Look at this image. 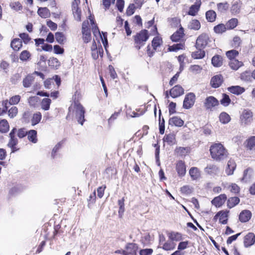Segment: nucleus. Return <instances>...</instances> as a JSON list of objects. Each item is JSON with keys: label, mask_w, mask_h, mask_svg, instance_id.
<instances>
[{"label": "nucleus", "mask_w": 255, "mask_h": 255, "mask_svg": "<svg viewBox=\"0 0 255 255\" xmlns=\"http://www.w3.org/2000/svg\"><path fill=\"white\" fill-rule=\"evenodd\" d=\"M176 152L181 155H185L188 152V148L183 147H179L176 149Z\"/></svg>", "instance_id": "774afa93"}, {"label": "nucleus", "mask_w": 255, "mask_h": 255, "mask_svg": "<svg viewBox=\"0 0 255 255\" xmlns=\"http://www.w3.org/2000/svg\"><path fill=\"white\" fill-rule=\"evenodd\" d=\"M175 244L172 242H168L165 243L163 246L162 249L165 251L172 250L175 248Z\"/></svg>", "instance_id": "3c124183"}, {"label": "nucleus", "mask_w": 255, "mask_h": 255, "mask_svg": "<svg viewBox=\"0 0 255 255\" xmlns=\"http://www.w3.org/2000/svg\"><path fill=\"white\" fill-rule=\"evenodd\" d=\"M169 238L172 241H180L183 240L182 235L178 232H172L168 235Z\"/></svg>", "instance_id": "393cba45"}, {"label": "nucleus", "mask_w": 255, "mask_h": 255, "mask_svg": "<svg viewBox=\"0 0 255 255\" xmlns=\"http://www.w3.org/2000/svg\"><path fill=\"white\" fill-rule=\"evenodd\" d=\"M176 171L180 176H183L186 173V167L185 163L182 160L179 161L176 166Z\"/></svg>", "instance_id": "a211bd4d"}, {"label": "nucleus", "mask_w": 255, "mask_h": 255, "mask_svg": "<svg viewBox=\"0 0 255 255\" xmlns=\"http://www.w3.org/2000/svg\"><path fill=\"white\" fill-rule=\"evenodd\" d=\"M201 4V0H196L195 3L190 7L188 14L190 15L195 16L200 9Z\"/></svg>", "instance_id": "9d476101"}, {"label": "nucleus", "mask_w": 255, "mask_h": 255, "mask_svg": "<svg viewBox=\"0 0 255 255\" xmlns=\"http://www.w3.org/2000/svg\"><path fill=\"white\" fill-rule=\"evenodd\" d=\"M238 23V20L237 18H233L230 19L226 23L227 29H231L236 27Z\"/></svg>", "instance_id": "79ce46f5"}, {"label": "nucleus", "mask_w": 255, "mask_h": 255, "mask_svg": "<svg viewBox=\"0 0 255 255\" xmlns=\"http://www.w3.org/2000/svg\"><path fill=\"white\" fill-rule=\"evenodd\" d=\"M169 123L176 127H181L184 124V121L180 118L175 116L169 119Z\"/></svg>", "instance_id": "4be33fe9"}, {"label": "nucleus", "mask_w": 255, "mask_h": 255, "mask_svg": "<svg viewBox=\"0 0 255 255\" xmlns=\"http://www.w3.org/2000/svg\"><path fill=\"white\" fill-rule=\"evenodd\" d=\"M11 47L15 51H18L22 47L21 40L19 38L13 39L10 44Z\"/></svg>", "instance_id": "5701e85b"}, {"label": "nucleus", "mask_w": 255, "mask_h": 255, "mask_svg": "<svg viewBox=\"0 0 255 255\" xmlns=\"http://www.w3.org/2000/svg\"><path fill=\"white\" fill-rule=\"evenodd\" d=\"M55 38L59 44H63L66 40L65 36L62 32H57L55 33Z\"/></svg>", "instance_id": "09e8293b"}, {"label": "nucleus", "mask_w": 255, "mask_h": 255, "mask_svg": "<svg viewBox=\"0 0 255 255\" xmlns=\"http://www.w3.org/2000/svg\"><path fill=\"white\" fill-rule=\"evenodd\" d=\"M188 27L191 29L198 30L201 27L200 22L198 20L193 19L190 22Z\"/></svg>", "instance_id": "4c0bfd02"}, {"label": "nucleus", "mask_w": 255, "mask_h": 255, "mask_svg": "<svg viewBox=\"0 0 255 255\" xmlns=\"http://www.w3.org/2000/svg\"><path fill=\"white\" fill-rule=\"evenodd\" d=\"M253 114L249 109H244L241 112L240 120L242 125L246 126L250 124L253 121Z\"/></svg>", "instance_id": "39448f33"}, {"label": "nucleus", "mask_w": 255, "mask_h": 255, "mask_svg": "<svg viewBox=\"0 0 255 255\" xmlns=\"http://www.w3.org/2000/svg\"><path fill=\"white\" fill-rule=\"evenodd\" d=\"M219 105L218 101L213 96L207 97L204 102V106L207 109H212Z\"/></svg>", "instance_id": "6e6552de"}, {"label": "nucleus", "mask_w": 255, "mask_h": 255, "mask_svg": "<svg viewBox=\"0 0 255 255\" xmlns=\"http://www.w3.org/2000/svg\"><path fill=\"white\" fill-rule=\"evenodd\" d=\"M72 111L75 113L78 122L83 125L85 121V110L84 107L78 102H75L74 105H71L69 108V113H70Z\"/></svg>", "instance_id": "f03ea898"}, {"label": "nucleus", "mask_w": 255, "mask_h": 255, "mask_svg": "<svg viewBox=\"0 0 255 255\" xmlns=\"http://www.w3.org/2000/svg\"><path fill=\"white\" fill-rule=\"evenodd\" d=\"M243 63L239 61L236 59H232L229 62V65L231 69L234 70H238L240 67L242 66Z\"/></svg>", "instance_id": "7c9ffc66"}, {"label": "nucleus", "mask_w": 255, "mask_h": 255, "mask_svg": "<svg viewBox=\"0 0 255 255\" xmlns=\"http://www.w3.org/2000/svg\"><path fill=\"white\" fill-rule=\"evenodd\" d=\"M223 82V78L221 75H217L211 79V84L213 88L219 87Z\"/></svg>", "instance_id": "2eb2a0df"}, {"label": "nucleus", "mask_w": 255, "mask_h": 255, "mask_svg": "<svg viewBox=\"0 0 255 255\" xmlns=\"http://www.w3.org/2000/svg\"><path fill=\"white\" fill-rule=\"evenodd\" d=\"M238 51L236 50H232L226 52V55L230 60L232 59H235V58L238 56Z\"/></svg>", "instance_id": "4d7b16f0"}, {"label": "nucleus", "mask_w": 255, "mask_h": 255, "mask_svg": "<svg viewBox=\"0 0 255 255\" xmlns=\"http://www.w3.org/2000/svg\"><path fill=\"white\" fill-rule=\"evenodd\" d=\"M253 175V170L251 168H247L244 172V175L242 178V181L247 182L251 179Z\"/></svg>", "instance_id": "a878e982"}, {"label": "nucleus", "mask_w": 255, "mask_h": 255, "mask_svg": "<svg viewBox=\"0 0 255 255\" xmlns=\"http://www.w3.org/2000/svg\"><path fill=\"white\" fill-rule=\"evenodd\" d=\"M241 79L243 80L249 81L251 80V76L250 72H245L243 73L241 75Z\"/></svg>", "instance_id": "338daca9"}, {"label": "nucleus", "mask_w": 255, "mask_h": 255, "mask_svg": "<svg viewBox=\"0 0 255 255\" xmlns=\"http://www.w3.org/2000/svg\"><path fill=\"white\" fill-rule=\"evenodd\" d=\"M161 116V112L159 111V133L161 134H163L164 132L165 126H164V120L162 119V122L160 120Z\"/></svg>", "instance_id": "6e6d98bb"}, {"label": "nucleus", "mask_w": 255, "mask_h": 255, "mask_svg": "<svg viewBox=\"0 0 255 255\" xmlns=\"http://www.w3.org/2000/svg\"><path fill=\"white\" fill-rule=\"evenodd\" d=\"M229 211H220L218 213L216 216H219V222L223 224H226L228 220V214Z\"/></svg>", "instance_id": "b1692460"}, {"label": "nucleus", "mask_w": 255, "mask_h": 255, "mask_svg": "<svg viewBox=\"0 0 255 255\" xmlns=\"http://www.w3.org/2000/svg\"><path fill=\"white\" fill-rule=\"evenodd\" d=\"M184 35V29L182 27H181L177 31L171 35V39L173 41L177 42L183 37Z\"/></svg>", "instance_id": "dca6fc26"}, {"label": "nucleus", "mask_w": 255, "mask_h": 255, "mask_svg": "<svg viewBox=\"0 0 255 255\" xmlns=\"http://www.w3.org/2000/svg\"><path fill=\"white\" fill-rule=\"evenodd\" d=\"M240 199L237 197H231L228 200L227 206L229 208H232L239 204Z\"/></svg>", "instance_id": "c9c22d12"}, {"label": "nucleus", "mask_w": 255, "mask_h": 255, "mask_svg": "<svg viewBox=\"0 0 255 255\" xmlns=\"http://www.w3.org/2000/svg\"><path fill=\"white\" fill-rule=\"evenodd\" d=\"M252 214L251 211L248 210L242 211L239 215V220L242 223H246L249 221L251 217Z\"/></svg>", "instance_id": "4468645a"}, {"label": "nucleus", "mask_w": 255, "mask_h": 255, "mask_svg": "<svg viewBox=\"0 0 255 255\" xmlns=\"http://www.w3.org/2000/svg\"><path fill=\"white\" fill-rule=\"evenodd\" d=\"M126 249L129 255H131L135 253L137 249V246L135 244L129 243L127 245Z\"/></svg>", "instance_id": "e433bc0d"}, {"label": "nucleus", "mask_w": 255, "mask_h": 255, "mask_svg": "<svg viewBox=\"0 0 255 255\" xmlns=\"http://www.w3.org/2000/svg\"><path fill=\"white\" fill-rule=\"evenodd\" d=\"M33 80V78L30 75H28L23 80V86L25 88L29 87Z\"/></svg>", "instance_id": "8fccbe9b"}, {"label": "nucleus", "mask_w": 255, "mask_h": 255, "mask_svg": "<svg viewBox=\"0 0 255 255\" xmlns=\"http://www.w3.org/2000/svg\"><path fill=\"white\" fill-rule=\"evenodd\" d=\"M27 138L29 141L34 143L37 142V131L35 130H30L27 131Z\"/></svg>", "instance_id": "bb28decb"}, {"label": "nucleus", "mask_w": 255, "mask_h": 255, "mask_svg": "<svg viewBox=\"0 0 255 255\" xmlns=\"http://www.w3.org/2000/svg\"><path fill=\"white\" fill-rule=\"evenodd\" d=\"M162 43V40L161 38L158 36L155 37L152 41V46L154 50H156L157 48L160 46Z\"/></svg>", "instance_id": "c03bdc74"}, {"label": "nucleus", "mask_w": 255, "mask_h": 255, "mask_svg": "<svg viewBox=\"0 0 255 255\" xmlns=\"http://www.w3.org/2000/svg\"><path fill=\"white\" fill-rule=\"evenodd\" d=\"M72 11L74 17L77 21L81 20V10L78 6V3H73L72 4Z\"/></svg>", "instance_id": "412c9836"}, {"label": "nucleus", "mask_w": 255, "mask_h": 255, "mask_svg": "<svg viewBox=\"0 0 255 255\" xmlns=\"http://www.w3.org/2000/svg\"><path fill=\"white\" fill-rule=\"evenodd\" d=\"M9 124L6 120H2L0 122V131L3 133L6 132L9 130Z\"/></svg>", "instance_id": "ea45409f"}, {"label": "nucleus", "mask_w": 255, "mask_h": 255, "mask_svg": "<svg viewBox=\"0 0 255 255\" xmlns=\"http://www.w3.org/2000/svg\"><path fill=\"white\" fill-rule=\"evenodd\" d=\"M184 89L180 85H176L170 91V96L174 98L178 97L184 94Z\"/></svg>", "instance_id": "1a4fd4ad"}, {"label": "nucleus", "mask_w": 255, "mask_h": 255, "mask_svg": "<svg viewBox=\"0 0 255 255\" xmlns=\"http://www.w3.org/2000/svg\"><path fill=\"white\" fill-rule=\"evenodd\" d=\"M17 108L16 107H12L8 111V116L11 118H13L17 115Z\"/></svg>", "instance_id": "680f3d73"}, {"label": "nucleus", "mask_w": 255, "mask_h": 255, "mask_svg": "<svg viewBox=\"0 0 255 255\" xmlns=\"http://www.w3.org/2000/svg\"><path fill=\"white\" fill-rule=\"evenodd\" d=\"M115 0H102V5L105 10L109 9L112 2L114 3Z\"/></svg>", "instance_id": "0e129e2a"}, {"label": "nucleus", "mask_w": 255, "mask_h": 255, "mask_svg": "<svg viewBox=\"0 0 255 255\" xmlns=\"http://www.w3.org/2000/svg\"><path fill=\"white\" fill-rule=\"evenodd\" d=\"M231 99L229 96L226 94L222 95V99L221 100V104L224 106L227 107L231 103Z\"/></svg>", "instance_id": "49530a36"}, {"label": "nucleus", "mask_w": 255, "mask_h": 255, "mask_svg": "<svg viewBox=\"0 0 255 255\" xmlns=\"http://www.w3.org/2000/svg\"><path fill=\"white\" fill-rule=\"evenodd\" d=\"M48 63L50 66H52L55 68L58 67L60 65V63L58 60L57 58L54 57L50 58Z\"/></svg>", "instance_id": "13d9d810"}, {"label": "nucleus", "mask_w": 255, "mask_h": 255, "mask_svg": "<svg viewBox=\"0 0 255 255\" xmlns=\"http://www.w3.org/2000/svg\"><path fill=\"white\" fill-rule=\"evenodd\" d=\"M189 174L193 180L197 179L200 176L199 170L195 167H192L190 169Z\"/></svg>", "instance_id": "c756f323"}, {"label": "nucleus", "mask_w": 255, "mask_h": 255, "mask_svg": "<svg viewBox=\"0 0 255 255\" xmlns=\"http://www.w3.org/2000/svg\"><path fill=\"white\" fill-rule=\"evenodd\" d=\"M37 13L42 18H46L50 16L49 10L47 7L39 8Z\"/></svg>", "instance_id": "473e14b6"}, {"label": "nucleus", "mask_w": 255, "mask_h": 255, "mask_svg": "<svg viewBox=\"0 0 255 255\" xmlns=\"http://www.w3.org/2000/svg\"><path fill=\"white\" fill-rule=\"evenodd\" d=\"M163 139L164 142H166L168 144L172 145L175 142V136L172 133L166 134Z\"/></svg>", "instance_id": "f704fd0d"}, {"label": "nucleus", "mask_w": 255, "mask_h": 255, "mask_svg": "<svg viewBox=\"0 0 255 255\" xmlns=\"http://www.w3.org/2000/svg\"><path fill=\"white\" fill-rule=\"evenodd\" d=\"M255 242V235L253 233H248L244 237V245L246 247L252 246Z\"/></svg>", "instance_id": "ddd939ff"}, {"label": "nucleus", "mask_w": 255, "mask_h": 255, "mask_svg": "<svg viewBox=\"0 0 255 255\" xmlns=\"http://www.w3.org/2000/svg\"><path fill=\"white\" fill-rule=\"evenodd\" d=\"M195 99L196 97L194 93H189L187 94L184 98L183 107L186 109H190L194 105Z\"/></svg>", "instance_id": "0eeeda50"}, {"label": "nucleus", "mask_w": 255, "mask_h": 255, "mask_svg": "<svg viewBox=\"0 0 255 255\" xmlns=\"http://www.w3.org/2000/svg\"><path fill=\"white\" fill-rule=\"evenodd\" d=\"M149 38L148 32L147 30H142L139 32L137 33L133 36L134 46L139 50L145 44V42Z\"/></svg>", "instance_id": "7ed1b4c3"}, {"label": "nucleus", "mask_w": 255, "mask_h": 255, "mask_svg": "<svg viewBox=\"0 0 255 255\" xmlns=\"http://www.w3.org/2000/svg\"><path fill=\"white\" fill-rule=\"evenodd\" d=\"M227 29L226 25L221 23L215 26L214 30L215 33L220 34L226 31Z\"/></svg>", "instance_id": "a18cd8bd"}, {"label": "nucleus", "mask_w": 255, "mask_h": 255, "mask_svg": "<svg viewBox=\"0 0 255 255\" xmlns=\"http://www.w3.org/2000/svg\"><path fill=\"white\" fill-rule=\"evenodd\" d=\"M183 47V44L182 43H177L174 44L172 46H170L168 47V50L170 51H176L179 49H182Z\"/></svg>", "instance_id": "bf43d9fd"}, {"label": "nucleus", "mask_w": 255, "mask_h": 255, "mask_svg": "<svg viewBox=\"0 0 255 255\" xmlns=\"http://www.w3.org/2000/svg\"><path fill=\"white\" fill-rule=\"evenodd\" d=\"M136 7L133 3L130 4L127 9V14L128 16L132 15L134 12Z\"/></svg>", "instance_id": "e2e57ef3"}, {"label": "nucleus", "mask_w": 255, "mask_h": 255, "mask_svg": "<svg viewBox=\"0 0 255 255\" xmlns=\"http://www.w3.org/2000/svg\"><path fill=\"white\" fill-rule=\"evenodd\" d=\"M16 132H17V136L19 138H21L24 137L27 135V131L25 128H20Z\"/></svg>", "instance_id": "69168bd1"}, {"label": "nucleus", "mask_w": 255, "mask_h": 255, "mask_svg": "<svg viewBox=\"0 0 255 255\" xmlns=\"http://www.w3.org/2000/svg\"><path fill=\"white\" fill-rule=\"evenodd\" d=\"M210 151L212 158L217 161L226 159L229 154L224 146L219 143L211 145Z\"/></svg>", "instance_id": "f257e3e1"}, {"label": "nucleus", "mask_w": 255, "mask_h": 255, "mask_svg": "<svg viewBox=\"0 0 255 255\" xmlns=\"http://www.w3.org/2000/svg\"><path fill=\"white\" fill-rule=\"evenodd\" d=\"M204 171L208 174L214 175L219 173V168L216 165L210 164L205 168Z\"/></svg>", "instance_id": "f8f14e48"}, {"label": "nucleus", "mask_w": 255, "mask_h": 255, "mask_svg": "<svg viewBox=\"0 0 255 255\" xmlns=\"http://www.w3.org/2000/svg\"><path fill=\"white\" fill-rule=\"evenodd\" d=\"M10 7L13 10L18 11L22 9V5L19 1H14L11 2L9 4Z\"/></svg>", "instance_id": "de8ad7c7"}, {"label": "nucleus", "mask_w": 255, "mask_h": 255, "mask_svg": "<svg viewBox=\"0 0 255 255\" xmlns=\"http://www.w3.org/2000/svg\"><path fill=\"white\" fill-rule=\"evenodd\" d=\"M210 42H211V39L209 35L206 33H202L198 37L196 46L197 48L204 49L206 46H209Z\"/></svg>", "instance_id": "20e7f679"}, {"label": "nucleus", "mask_w": 255, "mask_h": 255, "mask_svg": "<svg viewBox=\"0 0 255 255\" xmlns=\"http://www.w3.org/2000/svg\"><path fill=\"white\" fill-rule=\"evenodd\" d=\"M51 100L49 98H44L41 102V109L44 111H47L50 108Z\"/></svg>", "instance_id": "58836bf2"}, {"label": "nucleus", "mask_w": 255, "mask_h": 255, "mask_svg": "<svg viewBox=\"0 0 255 255\" xmlns=\"http://www.w3.org/2000/svg\"><path fill=\"white\" fill-rule=\"evenodd\" d=\"M220 122L223 124H227L229 123L231 120L230 116L226 112H222L219 116Z\"/></svg>", "instance_id": "c85d7f7f"}, {"label": "nucleus", "mask_w": 255, "mask_h": 255, "mask_svg": "<svg viewBox=\"0 0 255 255\" xmlns=\"http://www.w3.org/2000/svg\"><path fill=\"white\" fill-rule=\"evenodd\" d=\"M206 17L208 21L213 22L215 20L216 13L214 10H210L206 12Z\"/></svg>", "instance_id": "a19ab883"}, {"label": "nucleus", "mask_w": 255, "mask_h": 255, "mask_svg": "<svg viewBox=\"0 0 255 255\" xmlns=\"http://www.w3.org/2000/svg\"><path fill=\"white\" fill-rule=\"evenodd\" d=\"M228 90L231 93L239 95L245 91L244 88L240 86H232L228 88Z\"/></svg>", "instance_id": "6ab92c4d"}, {"label": "nucleus", "mask_w": 255, "mask_h": 255, "mask_svg": "<svg viewBox=\"0 0 255 255\" xmlns=\"http://www.w3.org/2000/svg\"><path fill=\"white\" fill-rule=\"evenodd\" d=\"M247 147L250 150H255V136H252L248 140Z\"/></svg>", "instance_id": "5fc2aeb1"}, {"label": "nucleus", "mask_w": 255, "mask_h": 255, "mask_svg": "<svg viewBox=\"0 0 255 255\" xmlns=\"http://www.w3.org/2000/svg\"><path fill=\"white\" fill-rule=\"evenodd\" d=\"M218 10L221 12L226 11L229 8V4L227 2H221L217 4Z\"/></svg>", "instance_id": "603ef678"}, {"label": "nucleus", "mask_w": 255, "mask_h": 255, "mask_svg": "<svg viewBox=\"0 0 255 255\" xmlns=\"http://www.w3.org/2000/svg\"><path fill=\"white\" fill-rule=\"evenodd\" d=\"M42 118L41 114L40 112H36L34 114L31 120V125L34 126L38 124Z\"/></svg>", "instance_id": "2f4dec72"}, {"label": "nucleus", "mask_w": 255, "mask_h": 255, "mask_svg": "<svg viewBox=\"0 0 255 255\" xmlns=\"http://www.w3.org/2000/svg\"><path fill=\"white\" fill-rule=\"evenodd\" d=\"M226 199L227 196L225 194H221L212 200V204L217 207H219L224 204Z\"/></svg>", "instance_id": "9b49d317"}, {"label": "nucleus", "mask_w": 255, "mask_h": 255, "mask_svg": "<svg viewBox=\"0 0 255 255\" xmlns=\"http://www.w3.org/2000/svg\"><path fill=\"white\" fill-rule=\"evenodd\" d=\"M236 167V164L234 160L230 159L228 161L227 166L226 168L225 172L228 175L233 174L234 171Z\"/></svg>", "instance_id": "f3484780"}, {"label": "nucleus", "mask_w": 255, "mask_h": 255, "mask_svg": "<svg viewBox=\"0 0 255 255\" xmlns=\"http://www.w3.org/2000/svg\"><path fill=\"white\" fill-rule=\"evenodd\" d=\"M241 7V4L240 2H235L231 7V12L232 14L236 15L240 13Z\"/></svg>", "instance_id": "cd10ccee"}, {"label": "nucleus", "mask_w": 255, "mask_h": 255, "mask_svg": "<svg viewBox=\"0 0 255 255\" xmlns=\"http://www.w3.org/2000/svg\"><path fill=\"white\" fill-rule=\"evenodd\" d=\"M17 131L16 128H13L9 134V140L7 143L8 147L11 149V152H14L17 151L19 148L16 147L18 143V139L15 136V133Z\"/></svg>", "instance_id": "423d86ee"}, {"label": "nucleus", "mask_w": 255, "mask_h": 255, "mask_svg": "<svg viewBox=\"0 0 255 255\" xmlns=\"http://www.w3.org/2000/svg\"><path fill=\"white\" fill-rule=\"evenodd\" d=\"M20 100V96L19 95H15L12 96L8 102L9 105H16L17 104Z\"/></svg>", "instance_id": "052dcab7"}, {"label": "nucleus", "mask_w": 255, "mask_h": 255, "mask_svg": "<svg viewBox=\"0 0 255 255\" xmlns=\"http://www.w3.org/2000/svg\"><path fill=\"white\" fill-rule=\"evenodd\" d=\"M31 57V54L27 50L22 51L19 55V59L22 61H26L28 60Z\"/></svg>", "instance_id": "37998d69"}, {"label": "nucleus", "mask_w": 255, "mask_h": 255, "mask_svg": "<svg viewBox=\"0 0 255 255\" xmlns=\"http://www.w3.org/2000/svg\"><path fill=\"white\" fill-rule=\"evenodd\" d=\"M198 49L195 52H192V57L194 59H202L205 55V51L202 50V48H198Z\"/></svg>", "instance_id": "72a5a7b5"}, {"label": "nucleus", "mask_w": 255, "mask_h": 255, "mask_svg": "<svg viewBox=\"0 0 255 255\" xmlns=\"http://www.w3.org/2000/svg\"><path fill=\"white\" fill-rule=\"evenodd\" d=\"M223 60L221 56L216 55L212 58V64L214 67H219L223 65Z\"/></svg>", "instance_id": "aec40b11"}, {"label": "nucleus", "mask_w": 255, "mask_h": 255, "mask_svg": "<svg viewBox=\"0 0 255 255\" xmlns=\"http://www.w3.org/2000/svg\"><path fill=\"white\" fill-rule=\"evenodd\" d=\"M83 39L85 43L89 42L91 39L90 30L82 31Z\"/></svg>", "instance_id": "864d4df0"}]
</instances>
